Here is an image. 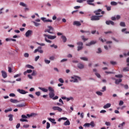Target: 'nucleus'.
Returning a JSON list of instances; mask_svg holds the SVG:
<instances>
[{"mask_svg": "<svg viewBox=\"0 0 129 129\" xmlns=\"http://www.w3.org/2000/svg\"><path fill=\"white\" fill-rule=\"evenodd\" d=\"M72 79H74V81H81V78L77 76H74L71 77Z\"/></svg>", "mask_w": 129, "mask_h": 129, "instance_id": "obj_6", "label": "nucleus"}, {"mask_svg": "<svg viewBox=\"0 0 129 129\" xmlns=\"http://www.w3.org/2000/svg\"><path fill=\"white\" fill-rule=\"evenodd\" d=\"M20 6H22V7H24L25 8H27V5H26V4H25L23 2H21L20 3Z\"/></svg>", "mask_w": 129, "mask_h": 129, "instance_id": "obj_32", "label": "nucleus"}, {"mask_svg": "<svg viewBox=\"0 0 129 129\" xmlns=\"http://www.w3.org/2000/svg\"><path fill=\"white\" fill-rule=\"evenodd\" d=\"M32 22L33 23V24H34V25L35 26V27H39V26L41 25V24L36 22L35 21H33Z\"/></svg>", "mask_w": 129, "mask_h": 129, "instance_id": "obj_30", "label": "nucleus"}, {"mask_svg": "<svg viewBox=\"0 0 129 129\" xmlns=\"http://www.w3.org/2000/svg\"><path fill=\"white\" fill-rule=\"evenodd\" d=\"M50 128V123L47 122H46V128Z\"/></svg>", "mask_w": 129, "mask_h": 129, "instance_id": "obj_51", "label": "nucleus"}, {"mask_svg": "<svg viewBox=\"0 0 129 129\" xmlns=\"http://www.w3.org/2000/svg\"><path fill=\"white\" fill-rule=\"evenodd\" d=\"M26 68H29V69H34V67L33 66H31L30 64H27L26 65Z\"/></svg>", "mask_w": 129, "mask_h": 129, "instance_id": "obj_26", "label": "nucleus"}, {"mask_svg": "<svg viewBox=\"0 0 129 129\" xmlns=\"http://www.w3.org/2000/svg\"><path fill=\"white\" fill-rule=\"evenodd\" d=\"M43 35L44 37H46V38H47V39H49V40H54V39H56V38H57V36H56L55 35L51 36L50 35H47L46 34H44Z\"/></svg>", "mask_w": 129, "mask_h": 129, "instance_id": "obj_5", "label": "nucleus"}, {"mask_svg": "<svg viewBox=\"0 0 129 129\" xmlns=\"http://www.w3.org/2000/svg\"><path fill=\"white\" fill-rule=\"evenodd\" d=\"M105 124H106V125H107V126H110V122H105Z\"/></svg>", "mask_w": 129, "mask_h": 129, "instance_id": "obj_64", "label": "nucleus"}, {"mask_svg": "<svg viewBox=\"0 0 129 129\" xmlns=\"http://www.w3.org/2000/svg\"><path fill=\"white\" fill-rule=\"evenodd\" d=\"M52 109H53V110H58L59 112H61V111L62 110V108L59 107L58 106H53L52 107Z\"/></svg>", "mask_w": 129, "mask_h": 129, "instance_id": "obj_11", "label": "nucleus"}, {"mask_svg": "<svg viewBox=\"0 0 129 129\" xmlns=\"http://www.w3.org/2000/svg\"><path fill=\"white\" fill-rule=\"evenodd\" d=\"M106 25H112V26H114V22L112 21H106Z\"/></svg>", "mask_w": 129, "mask_h": 129, "instance_id": "obj_16", "label": "nucleus"}, {"mask_svg": "<svg viewBox=\"0 0 129 129\" xmlns=\"http://www.w3.org/2000/svg\"><path fill=\"white\" fill-rule=\"evenodd\" d=\"M8 72H9V73H12V68L10 67H8Z\"/></svg>", "mask_w": 129, "mask_h": 129, "instance_id": "obj_57", "label": "nucleus"}, {"mask_svg": "<svg viewBox=\"0 0 129 129\" xmlns=\"http://www.w3.org/2000/svg\"><path fill=\"white\" fill-rule=\"evenodd\" d=\"M91 21H99L100 19L99 18L98 16H93L91 18Z\"/></svg>", "mask_w": 129, "mask_h": 129, "instance_id": "obj_10", "label": "nucleus"}, {"mask_svg": "<svg viewBox=\"0 0 129 129\" xmlns=\"http://www.w3.org/2000/svg\"><path fill=\"white\" fill-rule=\"evenodd\" d=\"M24 57H25V58H29V53H25L24 55Z\"/></svg>", "mask_w": 129, "mask_h": 129, "instance_id": "obj_54", "label": "nucleus"}, {"mask_svg": "<svg viewBox=\"0 0 129 129\" xmlns=\"http://www.w3.org/2000/svg\"><path fill=\"white\" fill-rule=\"evenodd\" d=\"M42 21L44 22V23H52L53 21L50 19H46V18L42 17L41 18Z\"/></svg>", "mask_w": 129, "mask_h": 129, "instance_id": "obj_7", "label": "nucleus"}, {"mask_svg": "<svg viewBox=\"0 0 129 129\" xmlns=\"http://www.w3.org/2000/svg\"><path fill=\"white\" fill-rule=\"evenodd\" d=\"M96 41H91L90 43H87L86 46H90L91 45H95V44H96Z\"/></svg>", "mask_w": 129, "mask_h": 129, "instance_id": "obj_13", "label": "nucleus"}, {"mask_svg": "<svg viewBox=\"0 0 129 129\" xmlns=\"http://www.w3.org/2000/svg\"><path fill=\"white\" fill-rule=\"evenodd\" d=\"M35 94H36V95H37V96H40V95H41V92H36Z\"/></svg>", "mask_w": 129, "mask_h": 129, "instance_id": "obj_53", "label": "nucleus"}, {"mask_svg": "<svg viewBox=\"0 0 129 129\" xmlns=\"http://www.w3.org/2000/svg\"><path fill=\"white\" fill-rule=\"evenodd\" d=\"M37 52H39V53H40V54H42V53H44V51H43V50L42 49H35L34 51V53H37Z\"/></svg>", "mask_w": 129, "mask_h": 129, "instance_id": "obj_24", "label": "nucleus"}, {"mask_svg": "<svg viewBox=\"0 0 129 129\" xmlns=\"http://www.w3.org/2000/svg\"><path fill=\"white\" fill-rule=\"evenodd\" d=\"M120 82H121V81H115V84H116V85H122Z\"/></svg>", "mask_w": 129, "mask_h": 129, "instance_id": "obj_39", "label": "nucleus"}, {"mask_svg": "<svg viewBox=\"0 0 129 129\" xmlns=\"http://www.w3.org/2000/svg\"><path fill=\"white\" fill-rule=\"evenodd\" d=\"M64 125H70V121L67 120L66 122H64Z\"/></svg>", "mask_w": 129, "mask_h": 129, "instance_id": "obj_28", "label": "nucleus"}, {"mask_svg": "<svg viewBox=\"0 0 129 129\" xmlns=\"http://www.w3.org/2000/svg\"><path fill=\"white\" fill-rule=\"evenodd\" d=\"M80 59L81 60H83L84 61H88V58L87 57H81Z\"/></svg>", "mask_w": 129, "mask_h": 129, "instance_id": "obj_33", "label": "nucleus"}, {"mask_svg": "<svg viewBox=\"0 0 129 129\" xmlns=\"http://www.w3.org/2000/svg\"><path fill=\"white\" fill-rule=\"evenodd\" d=\"M63 83H64V81H60V83L58 84L57 85L59 87L63 86Z\"/></svg>", "mask_w": 129, "mask_h": 129, "instance_id": "obj_35", "label": "nucleus"}, {"mask_svg": "<svg viewBox=\"0 0 129 129\" xmlns=\"http://www.w3.org/2000/svg\"><path fill=\"white\" fill-rule=\"evenodd\" d=\"M12 110H13V109H12V108H10L8 109L5 110V112H6V113L9 112V111H12Z\"/></svg>", "mask_w": 129, "mask_h": 129, "instance_id": "obj_42", "label": "nucleus"}, {"mask_svg": "<svg viewBox=\"0 0 129 129\" xmlns=\"http://www.w3.org/2000/svg\"><path fill=\"white\" fill-rule=\"evenodd\" d=\"M84 126H86L87 127H90V123H86L84 124Z\"/></svg>", "mask_w": 129, "mask_h": 129, "instance_id": "obj_37", "label": "nucleus"}, {"mask_svg": "<svg viewBox=\"0 0 129 129\" xmlns=\"http://www.w3.org/2000/svg\"><path fill=\"white\" fill-rule=\"evenodd\" d=\"M31 75L32 76H36V75H37V72L35 71H33Z\"/></svg>", "mask_w": 129, "mask_h": 129, "instance_id": "obj_45", "label": "nucleus"}, {"mask_svg": "<svg viewBox=\"0 0 129 129\" xmlns=\"http://www.w3.org/2000/svg\"><path fill=\"white\" fill-rule=\"evenodd\" d=\"M10 101L11 102H12V103H18V102H20V101H18V100L16 99H10Z\"/></svg>", "mask_w": 129, "mask_h": 129, "instance_id": "obj_20", "label": "nucleus"}, {"mask_svg": "<svg viewBox=\"0 0 129 129\" xmlns=\"http://www.w3.org/2000/svg\"><path fill=\"white\" fill-rule=\"evenodd\" d=\"M120 27H125V23L123 22H121L120 23Z\"/></svg>", "mask_w": 129, "mask_h": 129, "instance_id": "obj_34", "label": "nucleus"}, {"mask_svg": "<svg viewBox=\"0 0 129 129\" xmlns=\"http://www.w3.org/2000/svg\"><path fill=\"white\" fill-rule=\"evenodd\" d=\"M81 38L82 40H83V41H87V40H88V38H85V37L84 36H82Z\"/></svg>", "mask_w": 129, "mask_h": 129, "instance_id": "obj_46", "label": "nucleus"}, {"mask_svg": "<svg viewBox=\"0 0 129 129\" xmlns=\"http://www.w3.org/2000/svg\"><path fill=\"white\" fill-rule=\"evenodd\" d=\"M48 120H49V121H51L52 123H53V124H56V123H57V122L55 121V119H53L51 118H48Z\"/></svg>", "mask_w": 129, "mask_h": 129, "instance_id": "obj_19", "label": "nucleus"}, {"mask_svg": "<svg viewBox=\"0 0 129 129\" xmlns=\"http://www.w3.org/2000/svg\"><path fill=\"white\" fill-rule=\"evenodd\" d=\"M95 75L97 76V77H98V78H100L101 77L100 75L98 73H95Z\"/></svg>", "mask_w": 129, "mask_h": 129, "instance_id": "obj_56", "label": "nucleus"}, {"mask_svg": "<svg viewBox=\"0 0 129 129\" xmlns=\"http://www.w3.org/2000/svg\"><path fill=\"white\" fill-rule=\"evenodd\" d=\"M84 2V0H77V2L81 4Z\"/></svg>", "mask_w": 129, "mask_h": 129, "instance_id": "obj_59", "label": "nucleus"}, {"mask_svg": "<svg viewBox=\"0 0 129 129\" xmlns=\"http://www.w3.org/2000/svg\"><path fill=\"white\" fill-rule=\"evenodd\" d=\"M92 3H94V0H88V1H87V4L88 5H89V6H93V7H94L95 6V5H94V4H93Z\"/></svg>", "mask_w": 129, "mask_h": 129, "instance_id": "obj_9", "label": "nucleus"}, {"mask_svg": "<svg viewBox=\"0 0 129 129\" xmlns=\"http://www.w3.org/2000/svg\"><path fill=\"white\" fill-rule=\"evenodd\" d=\"M123 71L125 72H126V71H129V68L128 67L124 68L123 69Z\"/></svg>", "mask_w": 129, "mask_h": 129, "instance_id": "obj_41", "label": "nucleus"}, {"mask_svg": "<svg viewBox=\"0 0 129 129\" xmlns=\"http://www.w3.org/2000/svg\"><path fill=\"white\" fill-rule=\"evenodd\" d=\"M39 89L42 90L43 92H48V89H45L44 88L39 87Z\"/></svg>", "mask_w": 129, "mask_h": 129, "instance_id": "obj_25", "label": "nucleus"}, {"mask_svg": "<svg viewBox=\"0 0 129 129\" xmlns=\"http://www.w3.org/2000/svg\"><path fill=\"white\" fill-rule=\"evenodd\" d=\"M78 68L79 69H83V68H84V65L82 63H78Z\"/></svg>", "mask_w": 129, "mask_h": 129, "instance_id": "obj_22", "label": "nucleus"}, {"mask_svg": "<svg viewBox=\"0 0 129 129\" xmlns=\"http://www.w3.org/2000/svg\"><path fill=\"white\" fill-rule=\"evenodd\" d=\"M14 115H12L11 114H9L8 117H9L10 121H13V117Z\"/></svg>", "mask_w": 129, "mask_h": 129, "instance_id": "obj_27", "label": "nucleus"}, {"mask_svg": "<svg viewBox=\"0 0 129 129\" xmlns=\"http://www.w3.org/2000/svg\"><path fill=\"white\" fill-rule=\"evenodd\" d=\"M115 77L117 78H122V75H116Z\"/></svg>", "mask_w": 129, "mask_h": 129, "instance_id": "obj_44", "label": "nucleus"}, {"mask_svg": "<svg viewBox=\"0 0 129 129\" xmlns=\"http://www.w3.org/2000/svg\"><path fill=\"white\" fill-rule=\"evenodd\" d=\"M77 45H78V51H80V50H82L83 49V42H78L77 43Z\"/></svg>", "mask_w": 129, "mask_h": 129, "instance_id": "obj_4", "label": "nucleus"}, {"mask_svg": "<svg viewBox=\"0 0 129 129\" xmlns=\"http://www.w3.org/2000/svg\"><path fill=\"white\" fill-rule=\"evenodd\" d=\"M73 25H74V26H79L81 25V23L79 21H75L73 23Z\"/></svg>", "mask_w": 129, "mask_h": 129, "instance_id": "obj_18", "label": "nucleus"}, {"mask_svg": "<svg viewBox=\"0 0 129 129\" xmlns=\"http://www.w3.org/2000/svg\"><path fill=\"white\" fill-rule=\"evenodd\" d=\"M48 29H45L44 30L45 33H49V34H53V31H54V28L51 26H47Z\"/></svg>", "mask_w": 129, "mask_h": 129, "instance_id": "obj_3", "label": "nucleus"}, {"mask_svg": "<svg viewBox=\"0 0 129 129\" xmlns=\"http://www.w3.org/2000/svg\"><path fill=\"white\" fill-rule=\"evenodd\" d=\"M125 124V122H123L122 123H120L118 125V127H119L120 129H123V126Z\"/></svg>", "mask_w": 129, "mask_h": 129, "instance_id": "obj_17", "label": "nucleus"}, {"mask_svg": "<svg viewBox=\"0 0 129 129\" xmlns=\"http://www.w3.org/2000/svg\"><path fill=\"white\" fill-rule=\"evenodd\" d=\"M32 34L33 31L28 30L25 33V36L27 38H28V37H30V36H31Z\"/></svg>", "mask_w": 129, "mask_h": 129, "instance_id": "obj_8", "label": "nucleus"}, {"mask_svg": "<svg viewBox=\"0 0 129 129\" xmlns=\"http://www.w3.org/2000/svg\"><path fill=\"white\" fill-rule=\"evenodd\" d=\"M111 106V103H107L106 105H105L103 106V108L106 109V108H109Z\"/></svg>", "mask_w": 129, "mask_h": 129, "instance_id": "obj_21", "label": "nucleus"}, {"mask_svg": "<svg viewBox=\"0 0 129 129\" xmlns=\"http://www.w3.org/2000/svg\"><path fill=\"white\" fill-rule=\"evenodd\" d=\"M110 5L111 6H116L117 5V3L115 2L112 1L111 2Z\"/></svg>", "mask_w": 129, "mask_h": 129, "instance_id": "obj_36", "label": "nucleus"}, {"mask_svg": "<svg viewBox=\"0 0 129 129\" xmlns=\"http://www.w3.org/2000/svg\"><path fill=\"white\" fill-rule=\"evenodd\" d=\"M38 45H39V46H45V43H40L39 42H37Z\"/></svg>", "mask_w": 129, "mask_h": 129, "instance_id": "obj_62", "label": "nucleus"}, {"mask_svg": "<svg viewBox=\"0 0 129 129\" xmlns=\"http://www.w3.org/2000/svg\"><path fill=\"white\" fill-rule=\"evenodd\" d=\"M21 75H22V74H19L15 75L14 76V78H18V77H20V76H21Z\"/></svg>", "mask_w": 129, "mask_h": 129, "instance_id": "obj_49", "label": "nucleus"}, {"mask_svg": "<svg viewBox=\"0 0 129 129\" xmlns=\"http://www.w3.org/2000/svg\"><path fill=\"white\" fill-rule=\"evenodd\" d=\"M96 93V94H97V95H99V96H102L103 93L100 91H97Z\"/></svg>", "mask_w": 129, "mask_h": 129, "instance_id": "obj_31", "label": "nucleus"}, {"mask_svg": "<svg viewBox=\"0 0 129 129\" xmlns=\"http://www.w3.org/2000/svg\"><path fill=\"white\" fill-rule=\"evenodd\" d=\"M18 92H19V93H21V94H26V93H28V92L24 90H21L20 89H17Z\"/></svg>", "mask_w": 129, "mask_h": 129, "instance_id": "obj_12", "label": "nucleus"}, {"mask_svg": "<svg viewBox=\"0 0 129 129\" xmlns=\"http://www.w3.org/2000/svg\"><path fill=\"white\" fill-rule=\"evenodd\" d=\"M21 126V124L20 123H18L16 125V128H19Z\"/></svg>", "mask_w": 129, "mask_h": 129, "instance_id": "obj_61", "label": "nucleus"}, {"mask_svg": "<svg viewBox=\"0 0 129 129\" xmlns=\"http://www.w3.org/2000/svg\"><path fill=\"white\" fill-rule=\"evenodd\" d=\"M123 105V101L120 100L119 103V105L121 106V105Z\"/></svg>", "mask_w": 129, "mask_h": 129, "instance_id": "obj_55", "label": "nucleus"}, {"mask_svg": "<svg viewBox=\"0 0 129 129\" xmlns=\"http://www.w3.org/2000/svg\"><path fill=\"white\" fill-rule=\"evenodd\" d=\"M2 74V77L3 78H7L8 77V74H7V72L5 71H1Z\"/></svg>", "mask_w": 129, "mask_h": 129, "instance_id": "obj_14", "label": "nucleus"}, {"mask_svg": "<svg viewBox=\"0 0 129 129\" xmlns=\"http://www.w3.org/2000/svg\"><path fill=\"white\" fill-rule=\"evenodd\" d=\"M90 125H91V127H94L96 124L94 123V121H92L90 123Z\"/></svg>", "mask_w": 129, "mask_h": 129, "instance_id": "obj_29", "label": "nucleus"}, {"mask_svg": "<svg viewBox=\"0 0 129 129\" xmlns=\"http://www.w3.org/2000/svg\"><path fill=\"white\" fill-rule=\"evenodd\" d=\"M48 91H49V95L50 98H53L55 96V94L54 93V89L52 87H48Z\"/></svg>", "mask_w": 129, "mask_h": 129, "instance_id": "obj_2", "label": "nucleus"}, {"mask_svg": "<svg viewBox=\"0 0 129 129\" xmlns=\"http://www.w3.org/2000/svg\"><path fill=\"white\" fill-rule=\"evenodd\" d=\"M105 8H106L107 11H109L111 10V7H108V6H107V5H105Z\"/></svg>", "mask_w": 129, "mask_h": 129, "instance_id": "obj_38", "label": "nucleus"}, {"mask_svg": "<svg viewBox=\"0 0 129 129\" xmlns=\"http://www.w3.org/2000/svg\"><path fill=\"white\" fill-rule=\"evenodd\" d=\"M98 51H97V53H98V54H99V53H101V52H102L101 48H98Z\"/></svg>", "mask_w": 129, "mask_h": 129, "instance_id": "obj_60", "label": "nucleus"}, {"mask_svg": "<svg viewBox=\"0 0 129 129\" xmlns=\"http://www.w3.org/2000/svg\"><path fill=\"white\" fill-rule=\"evenodd\" d=\"M30 125L29 124H24L23 126V127H24V128H28V127H29Z\"/></svg>", "mask_w": 129, "mask_h": 129, "instance_id": "obj_47", "label": "nucleus"}, {"mask_svg": "<svg viewBox=\"0 0 129 129\" xmlns=\"http://www.w3.org/2000/svg\"><path fill=\"white\" fill-rule=\"evenodd\" d=\"M104 91H106V87L104 86L102 88V89L101 90V92H104Z\"/></svg>", "mask_w": 129, "mask_h": 129, "instance_id": "obj_40", "label": "nucleus"}, {"mask_svg": "<svg viewBox=\"0 0 129 129\" xmlns=\"http://www.w3.org/2000/svg\"><path fill=\"white\" fill-rule=\"evenodd\" d=\"M26 102H23L21 104H17V107H25V106H26Z\"/></svg>", "mask_w": 129, "mask_h": 129, "instance_id": "obj_15", "label": "nucleus"}, {"mask_svg": "<svg viewBox=\"0 0 129 129\" xmlns=\"http://www.w3.org/2000/svg\"><path fill=\"white\" fill-rule=\"evenodd\" d=\"M39 58H40V56H39V55L37 56L36 57H35V61H38V60H39Z\"/></svg>", "mask_w": 129, "mask_h": 129, "instance_id": "obj_58", "label": "nucleus"}, {"mask_svg": "<svg viewBox=\"0 0 129 129\" xmlns=\"http://www.w3.org/2000/svg\"><path fill=\"white\" fill-rule=\"evenodd\" d=\"M124 88H125V89H128V85H124Z\"/></svg>", "mask_w": 129, "mask_h": 129, "instance_id": "obj_63", "label": "nucleus"}, {"mask_svg": "<svg viewBox=\"0 0 129 129\" xmlns=\"http://www.w3.org/2000/svg\"><path fill=\"white\" fill-rule=\"evenodd\" d=\"M34 115H36V114L32 113L31 114H27L26 116L25 115H22L21 117L22 118L20 119V120L22 122L26 121L27 122H28V120L24 118H28V117H31V116H34Z\"/></svg>", "mask_w": 129, "mask_h": 129, "instance_id": "obj_1", "label": "nucleus"}, {"mask_svg": "<svg viewBox=\"0 0 129 129\" xmlns=\"http://www.w3.org/2000/svg\"><path fill=\"white\" fill-rule=\"evenodd\" d=\"M94 14H95L96 16H98L99 15H100V13L98 12V11H94Z\"/></svg>", "mask_w": 129, "mask_h": 129, "instance_id": "obj_52", "label": "nucleus"}, {"mask_svg": "<svg viewBox=\"0 0 129 129\" xmlns=\"http://www.w3.org/2000/svg\"><path fill=\"white\" fill-rule=\"evenodd\" d=\"M9 96H10L11 97H15V96H16V94H15L14 93H11L9 94Z\"/></svg>", "mask_w": 129, "mask_h": 129, "instance_id": "obj_50", "label": "nucleus"}, {"mask_svg": "<svg viewBox=\"0 0 129 129\" xmlns=\"http://www.w3.org/2000/svg\"><path fill=\"white\" fill-rule=\"evenodd\" d=\"M45 41L47 42V43H52V41L47 39V37H45Z\"/></svg>", "mask_w": 129, "mask_h": 129, "instance_id": "obj_43", "label": "nucleus"}, {"mask_svg": "<svg viewBox=\"0 0 129 129\" xmlns=\"http://www.w3.org/2000/svg\"><path fill=\"white\" fill-rule=\"evenodd\" d=\"M63 43H66L67 42V38H66V36L64 35H62L61 37Z\"/></svg>", "mask_w": 129, "mask_h": 129, "instance_id": "obj_23", "label": "nucleus"}, {"mask_svg": "<svg viewBox=\"0 0 129 129\" xmlns=\"http://www.w3.org/2000/svg\"><path fill=\"white\" fill-rule=\"evenodd\" d=\"M44 62L46 64H50V62H51L50 60L48 59H45Z\"/></svg>", "mask_w": 129, "mask_h": 129, "instance_id": "obj_48", "label": "nucleus"}]
</instances>
